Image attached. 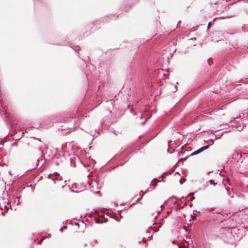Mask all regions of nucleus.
<instances>
[{"instance_id": "ddd939ff", "label": "nucleus", "mask_w": 248, "mask_h": 248, "mask_svg": "<svg viewBox=\"0 0 248 248\" xmlns=\"http://www.w3.org/2000/svg\"><path fill=\"white\" fill-rule=\"evenodd\" d=\"M147 118H146L145 121L141 123V125H144L145 124V123L147 121Z\"/></svg>"}, {"instance_id": "6ab92c4d", "label": "nucleus", "mask_w": 248, "mask_h": 248, "mask_svg": "<svg viewBox=\"0 0 248 248\" xmlns=\"http://www.w3.org/2000/svg\"><path fill=\"white\" fill-rule=\"evenodd\" d=\"M171 142V141L170 140V141H169V142H168V147H169V146H170V144H170V142Z\"/></svg>"}, {"instance_id": "c756f323", "label": "nucleus", "mask_w": 248, "mask_h": 248, "mask_svg": "<svg viewBox=\"0 0 248 248\" xmlns=\"http://www.w3.org/2000/svg\"><path fill=\"white\" fill-rule=\"evenodd\" d=\"M180 183L181 184V181L179 180Z\"/></svg>"}, {"instance_id": "a878e982", "label": "nucleus", "mask_w": 248, "mask_h": 248, "mask_svg": "<svg viewBox=\"0 0 248 248\" xmlns=\"http://www.w3.org/2000/svg\"><path fill=\"white\" fill-rule=\"evenodd\" d=\"M96 223H99V221H96Z\"/></svg>"}, {"instance_id": "2eb2a0df", "label": "nucleus", "mask_w": 248, "mask_h": 248, "mask_svg": "<svg viewBox=\"0 0 248 248\" xmlns=\"http://www.w3.org/2000/svg\"><path fill=\"white\" fill-rule=\"evenodd\" d=\"M35 169V167L32 168H31V169H29V170H27L26 172H27V171H31V170H34V169Z\"/></svg>"}, {"instance_id": "aec40b11", "label": "nucleus", "mask_w": 248, "mask_h": 248, "mask_svg": "<svg viewBox=\"0 0 248 248\" xmlns=\"http://www.w3.org/2000/svg\"><path fill=\"white\" fill-rule=\"evenodd\" d=\"M207 183H208V182H207L206 183V184H205V185H204V186H208Z\"/></svg>"}, {"instance_id": "7ed1b4c3", "label": "nucleus", "mask_w": 248, "mask_h": 248, "mask_svg": "<svg viewBox=\"0 0 248 248\" xmlns=\"http://www.w3.org/2000/svg\"><path fill=\"white\" fill-rule=\"evenodd\" d=\"M213 35L217 36L219 38V41H221L223 39V33L221 31H215L213 32ZM216 41L218 42V40Z\"/></svg>"}, {"instance_id": "39448f33", "label": "nucleus", "mask_w": 248, "mask_h": 248, "mask_svg": "<svg viewBox=\"0 0 248 248\" xmlns=\"http://www.w3.org/2000/svg\"><path fill=\"white\" fill-rule=\"evenodd\" d=\"M159 73L160 74H161V75H163V76L165 77L166 74L165 73V71H164L163 69H160L159 70Z\"/></svg>"}, {"instance_id": "1a4fd4ad", "label": "nucleus", "mask_w": 248, "mask_h": 248, "mask_svg": "<svg viewBox=\"0 0 248 248\" xmlns=\"http://www.w3.org/2000/svg\"><path fill=\"white\" fill-rule=\"evenodd\" d=\"M152 186L154 187V188H155L157 185V183H154L152 181Z\"/></svg>"}, {"instance_id": "c85d7f7f", "label": "nucleus", "mask_w": 248, "mask_h": 248, "mask_svg": "<svg viewBox=\"0 0 248 248\" xmlns=\"http://www.w3.org/2000/svg\"><path fill=\"white\" fill-rule=\"evenodd\" d=\"M227 241L228 240L227 239L226 240H225V239L224 240V241Z\"/></svg>"}, {"instance_id": "4468645a", "label": "nucleus", "mask_w": 248, "mask_h": 248, "mask_svg": "<svg viewBox=\"0 0 248 248\" xmlns=\"http://www.w3.org/2000/svg\"><path fill=\"white\" fill-rule=\"evenodd\" d=\"M167 200L165 201L163 203H162V204L160 205V207L162 208L164 205V204L166 203Z\"/></svg>"}, {"instance_id": "4be33fe9", "label": "nucleus", "mask_w": 248, "mask_h": 248, "mask_svg": "<svg viewBox=\"0 0 248 248\" xmlns=\"http://www.w3.org/2000/svg\"><path fill=\"white\" fill-rule=\"evenodd\" d=\"M142 118V115H140V119H141Z\"/></svg>"}, {"instance_id": "9b49d317", "label": "nucleus", "mask_w": 248, "mask_h": 248, "mask_svg": "<svg viewBox=\"0 0 248 248\" xmlns=\"http://www.w3.org/2000/svg\"><path fill=\"white\" fill-rule=\"evenodd\" d=\"M193 216H191L192 220H195L196 219V215L194 213H193Z\"/></svg>"}, {"instance_id": "5701e85b", "label": "nucleus", "mask_w": 248, "mask_h": 248, "mask_svg": "<svg viewBox=\"0 0 248 248\" xmlns=\"http://www.w3.org/2000/svg\"><path fill=\"white\" fill-rule=\"evenodd\" d=\"M143 195H144V194L141 196V197H140V199H141L143 197Z\"/></svg>"}, {"instance_id": "f8f14e48", "label": "nucleus", "mask_w": 248, "mask_h": 248, "mask_svg": "<svg viewBox=\"0 0 248 248\" xmlns=\"http://www.w3.org/2000/svg\"><path fill=\"white\" fill-rule=\"evenodd\" d=\"M211 25V22H209L208 24V26H207V30H208L209 28H210V26Z\"/></svg>"}, {"instance_id": "bb28decb", "label": "nucleus", "mask_w": 248, "mask_h": 248, "mask_svg": "<svg viewBox=\"0 0 248 248\" xmlns=\"http://www.w3.org/2000/svg\"><path fill=\"white\" fill-rule=\"evenodd\" d=\"M183 198H184V197L182 196L180 199H183Z\"/></svg>"}, {"instance_id": "f03ea898", "label": "nucleus", "mask_w": 248, "mask_h": 248, "mask_svg": "<svg viewBox=\"0 0 248 248\" xmlns=\"http://www.w3.org/2000/svg\"><path fill=\"white\" fill-rule=\"evenodd\" d=\"M209 146H210V145H209L204 146L200 148V149L195 151L194 152H192L191 154V155H198V154L201 153V152H202V151H203L204 150L208 149Z\"/></svg>"}, {"instance_id": "393cba45", "label": "nucleus", "mask_w": 248, "mask_h": 248, "mask_svg": "<svg viewBox=\"0 0 248 248\" xmlns=\"http://www.w3.org/2000/svg\"><path fill=\"white\" fill-rule=\"evenodd\" d=\"M167 152H168V153H170L169 149H167Z\"/></svg>"}, {"instance_id": "f257e3e1", "label": "nucleus", "mask_w": 248, "mask_h": 248, "mask_svg": "<svg viewBox=\"0 0 248 248\" xmlns=\"http://www.w3.org/2000/svg\"><path fill=\"white\" fill-rule=\"evenodd\" d=\"M229 9V8L228 9L224 8L223 10H217V14L220 16V17L223 18H230L233 16V15L232 13L228 12Z\"/></svg>"}, {"instance_id": "b1692460", "label": "nucleus", "mask_w": 248, "mask_h": 248, "mask_svg": "<svg viewBox=\"0 0 248 248\" xmlns=\"http://www.w3.org/2000/svg\"><path fill=\"white\" fill-rule=\"evenodd\" d=\"M63 228L66 229L67 227L65 226H63Z\"/></svg>"}, {"instance_id": "a211bd4d", "label": "nucleus", "mask_w": 248, "mask_h": 248, "mask_svg": "<svg viewBox=\"0 0 248 248\" xmlns=\"http://www.w3.org/2000/svg\"><path fill=\"white\" fill-rule=\"evenodd\" d=\"M60 231H61V232H62L63 228L62 227L60 229Z\"/></svg>"}, {"instance_id": "6e6552de", "label": "nucleus", "mask_w": 248, "mask_h": 248, "mask_svg": "<svg viewBox=\"0 0 248 248\" xmlns=\"http://www.w3.org/2000/svg\"><path fill=\"white\" fill-rule=\"evenodd\" d=\"M172 92H175L177 90V87L175 86L173 87V89H171Z\"/></svg>"}, {"instance_id": "dca6fc26", "label": "nucleus", "mask_w": 248, "mask_h": 248, "mask_svg": "<svg viewBox=\"0 0 248 248\" xmlns=\"http://www.w3.org/2000/svg\"><path fill=\"white\" fill-rule=\"evenodd\" d=\"M62 177H60V178H57V180H60V181L62 180Z\"/></svg>"}, {"instance_id": "20e7f679", "label": "nucleus", "mask_w": 248, "mask_h": 248, "mask_svg": "<svg viewBox=\"0 0 248 248\" xmlns=\"http://www.w3.org/2000/svg\"><path fill=\"white\" fill-rule=\"evenodd\" d=\"M224 235H226V237L227 238H231L232 237V233L229 231H226L224 233Z\"/></svg>"}, {"instance_id": "f3484780", "label": "nucleus", "mask_w": 248, "mask_h": 248, "mask_svg": "<svg viewBox=\"0 0 248 248\" xmlns=\"http://www.w3.org/2000/svg\"><path fill=\"white\" fill-rule=\"evenodd\" d=\"M190 40H196V38L194 37V38H192L190 39Z\"/></svg>"}, {"instance_id": "9d476101", "label": "nucleus", "mask_w": 248, "mask_h": 248, "mask_svg": "<svg viewBox=\"0 0 248 248\" xmlns=\"http://www.w3.org/2000/svg\"><path fill=\"white\" fill-rule=\"evenodd\" d=\"M244 3H246L245 7L248 9V0H247V1L244 0Z\"/></svg>"}, {"instance_id": "423d86ee", "label": "nucleus", "mask_w": 248, "mask_h": 248, "mask_svg": "<svg viewBox=\"0 0 248 248\" xmlns=\"http://www.w3.org/2000/svg\"><path fill=\"white\" fill-rule=\"evenodd\" d=\"M209 182L211 185H213L214 186H215L217 184V183H215L212 180H209Z\"/></svg>"}, {"instance_id": "412c9836", "label": "nucleus", "mask_w": 248, "mask_h": 248, "mask_svg": "<svg viewBox=\"0 0 248 248\" xmlns=\"http://www.w3.org/2000/svg\"><path fill=\"white\" fill-rule=\"evenodd\" d=\"M183 160V158H180L179 161H181V160Z\"/></svg>"}, {"instance_id": "0eeeda50", "label": "nucleus", "mask_w": 248, "mask_h": 248, "mask_svg": "<svg viewBox=\"0 0 248 248\" xmlns=\"http://www.w3.org/2000/svg\"><path fill=\"white\" fill-rule=\"evenodd\" d=\"M39 159H38V160H37V163H36V166L38 167V166H39V168L41 167L43 164H41V165L39 163Z\"/></svg>"}, {"instance_id": "cd10ccee", "label": "nucleus", "mask_w": 248, "mask_h": 248, "mask_svg": "<svg viewBox=\"0 0 248 248\" xmlns=\"http://www.w3.org/2000/svg\"><path fill=\"white\" fill-rule=\"evenodd\" d=\"M4 207H5V208H7V205H5Z\"/></svg>"}]
</instances>
